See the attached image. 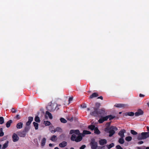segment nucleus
Returning <instances> with one entry per match:
<instances>
[{
  "mask_svg": "<svg viewBox=\"0 0 149 149\" xmlns=\"http://www.w3.org/2000/svg\"><path fill=\"white\" fill-rule=\"evenodd\" d=\"M118 130V128L116 127L111 126L110 127H107L105 128L104 131L109 133V136L111 137L115 133L116 131Z\"/></svg>",
  "mask_w": 149,
  "mask_h": 149,
  "instance_id": "1",
  "label": "nucleus"
},
{
  "mask_svg": "<svg viewBox=\"0 0 149 149\" xmlns=\"http://www.w3.org/2000/svg\"><path fill=\"white\" fill-rule=\"evenodd\" d=\"M149 137V134L148 132H142L141 133L138 134L137 139L138 140H141L145 139Z\"/></svg>",
  "mask_w": 149,
  "mask_h": 149,
  "instance_id": "2",
  "label": "nucleus"
},
{
  "mask_svg": "<svg viewBox=\"0 0 149 149\" xmlns=\"http://www.w3.org/2000/svg\"><path fill=\"white\" fill-rule=\"evenodd\" d=\"M81 135H79L77 137H76L75 134H72L70 138L71 140L76 142H80L82 139V136Z\"/></svg>",
  "mask_w": 149,
  "mask_h": 149,
  "instance_id": "3",
  "label": "nucleus"
},
{
  "mask_svg": "<svg viewBox=\"0 0 149 149\" xmlns=\"http://www.w3.org/2000/svg\"><path fill=\"white\" fill-rule=\"evenodd\" d=\"M90 145L92 149H96L97 147V143L95 141L94 139H92L90 143Z\"/></svg>",
  "mask_w": 149,
  "mask_h": 149,
  "instance_id": "4",
  "label": "nucleus"
},
{
  "mask_svg": "<svg viewBox=\"0 0 149 149\" xmlns=\"http://www.w3.org/2000/svg\"><path fill=\"white\" fill-rule=\"evenodd\" d=\"M94 111L90 112L91 115L94 116H98V109L96 107H93Z\"/></svg>",
  "mask_w": 149,
  "mask_h": 149,
  "instance_id": "5",
  "label": "nucleus"
},
{
  "mask_svg": "<svg viewBox=\"0 0 149 149\" xmlns=\"http://www.w3.org/2000/svg\"><path fill=\"white\" fill-rule=\"evenodd\" d=\"M98 116H101L105 115L106 114V113L104 109L102 108L99 109L98 111Z\"/></svg>",
  "mask_w": 149,
  "mask_h": 149,
  "instance_id": "6",
  "label": "nucleus"
},
{
  "mask_svg": "<svg viewBox=\"0 0 149 149\" xmlns=\"http://www.w3.org/2000/svg\"><path fill=\"white\" fill-rule=\"evenodd\" d=\"M13 141L14 142L18 141L19 139V138L18 135L15 133H14L12 136Z\"/></svg>",
  "mask_w": 149,
  "mask_h": 149,
  "instance_id": "7",
  "label": "nucleus"
},
{
  "mask_svg": "<svg viewBox=\"0 0 149 149\" xmlns=\"http://www.w3.org/2000/svg\"><path fill=\"white\" fill-rule=\"evenodd\" d=\"M73 133L77 135L81 134L80 133L79 131L78 130H71L70 131V134H72Z\"/></svg>",
  "mask_w": 149,
  "mask_h": 149,
  "instance_id": "8",
  "label": "nucleus"
},
{
  "mask_svg": "<svg viewBox=\"0 0 149 149\" xmlns=\"http://www.w3.org/2000/svg\"><path fill=\"white\" fill-rule=\"evenodd\" d=\"M17 134L20 137H24L26 135V133L23 130L17 132Z\"/></svg>",
  "mask_w": 149,
  "mask_h": 149,
  "instance_id": "9",
  "label": "nucleus"
},
{
  "mask_svg": "<svg viewBox=\"0 0 149 149\" xmlns=\"http://www.w3.org/2000/svg\"><path fill=\"white\" fill-rule=\"evenodd\" d=\"M126 132V130L124 129L121 130L118 133V134L120 136V137H124V133Z\"/></svg>",
  "mask_w": 149,
  "mask_h": 149,
  "instance_id": "10",
  "label": "nucleus"
},
{
  "mask_svg": "<svg viewBox=\"0 0 149 149\" xmlns=\"http://www.w3.org/2000/svg\"><path fill=\"white\" fill-rule=\"evenodd\" d=\"M143 111L141 109H139L135 113V116H137L143 115Z\"/></svg>",
  "mask_w": 149,
  "mask_h": 149,
  "instance_id": "11",
  "label": "nucleus"
},
{
  "mask_svg": "<svg viewBox=\"0 0 149 149\" xmlns=\"http://www.w3.org/2000/svg\"><path fill=\"white\" fill-rule=\"evenodd\" d=\"M107 141L106 139H101L99 141V144L101 146H103L107 143Z\"/></svg>",
  "mask_w": 149,
  "mask_h": 149,
  "instance_id": "12",
  "label": "nucleus"
},
{
  "mask_svg": "<svg viewBox=\"0 0 149 149\" xmlns=\"http://www.w3.org/2000/svg\"><path fill=\"white\" fill-rule=\"evenodd\" d=\"M67 145V143L66 141H63L60 143L59 144V146L61 148L65 147Z\"/></svg>",
  "mask_w": 149,
  "mask_h": 149,
  "instance_id": "13",
  "label": "nucleus"
},
{
  "mask_svg": "<svg viewBox=\"0 0 149 149\" xmlns=\"http://www.w3.org/2000/svg\"><path fill=\"white\" fill-rule=\"evenodd\" d=\"M134 114L135 113L132 112H126L125 114V115L126 116H133Z\"/></svg>",
  "mask_w": 149,
  "mask_h": 149,
  "instance_id": "14",
  "label": "nucleus"
},
{
  "mask_svg": "<svg viewBox=\"0 0 149 149\" xmlns=\"http://www.w3.org/2000/svg\"><path fill=\"white\" fill-rule=\"evenodd\" d=\"M98 96V94L97 93H94L90 96L89 98L90 99H92L94 97H97Z\"/></svg>",
  "mask_w": 149,
  "mask_h": 149,
  "instance_id": "15",
  "label": "nucleus"
},
{
  "mask_svg": "<svg viewBox=\"0 0 149 149\" xmlns=\"http://www.w3.org/2000/svg\"><path fill=\"white\" fill-rule=\"evenodd\" d=\"M125 105H126L125 104H116L115 105L114 107L118 108L123 107H124Z\"/></svg>",
  "mask_w": 149,
  "mask_h": 149,
  "instance_id": "16",
  "label": "nucleus"
},
{
  "mask_svg": "<svg viewBox=\"0 0 149 149\" xmlns=\"http://www.w3.org/2000/svg\"><path fill=\"white\" fill-rule=\"evenodd\" d=\"M91 133V132L89 131L84 130L83 131V133L81 134V135L82 136H84V135L90 134Z\"/></svg>",
  "mask_w": 149,
  "mask_h": 149,
  "instance_id": "17",
  "label": "nucleus"
},
{
  "mask_svg": "<svg viewBox=\"0 0 149 149\" xmlns=\"http://www.w3.org/2000/svg\"><path fill=\"white\" fill-rule=\"evenodd\" d=\"M23 124L22 122H19L18 123L16 127L18 129H21L23 127Z\"/></svg>",
  "mask_w": 149,
  "mask_h": 149,
  "instance_id": "18",
  "label": "nucleus"
},
{
  "mask_svg": "<svg viewBox=\"0 0 149 149\" xmlns=\"http://www.w3.org/2000/svg\"><path fill=\"white\" fill-rule=\"evenodd\" d=\"M12 120H10L8 121L6 124V126L7 127L9 128L11 124L12 123Z\"/></svg>",
  "mask_w": 149,
  "mask_h": 149,
  "instance_id": "19",
  "label": "nucleus"
},
{
  "mask_svg": "<svg viewBox=\"0 0 149 149\" xmlns=\"http://www.w3.org/2000/svg\"><path fill=\"white\" fill-rule=\"evenodd\" d=\"M47 110L50 111H53L55 110V109L52 108V105H49L47 107Z\"/></svg>",
  "mask_w": 149,
  "mask_h": 149,
  "instance_id": "20",
  "label": "nucleus"
},
{
  "mask_svg": "<svg viewBox=\"0 0 149 149\" xmlns=\"http://www.w3.org/2000/svg\"><path fill=\"white\" fill-rule=\"evenodd\" d=\"M46 139L45 138H43L41 142V146H44L46 143Z\"/></svg>",
  "mask_w": 149,
  "mask_h": 149,
  "instance_id": "21",
  "label": "nucleus"
},
{
  "mask_svg": "<svg viewBox=\"0 0 149 149\" xmlns=\"http://www.w3.org/2000/svg\"><path fill=\"white\" fill-rule=\"evenodd\" d=\"M57 137L56 135H53L50 138V140L54 142H55L57 140Z\"/></svg>",
  "mask_w": 149,
  "mask_h": 149,
  "instance_id": "22",
  "label": "nucleus"
},
{
  "mask_svg": "<svg viewBox=\"0 0 149 149\" xmlns=\"http://www.w3.org/2000/svg\"><path fill=\"white\" fill-rule=\"evenodd\" d=\"M124 138V137H120V138L119 139L118 142L120 143L123 144L124 143L125 141L123 139Z\"/></svg>",
  "mask_w": 149,
  "mask_h": 149,
  "instance_id": "23",
  "label": "nucleus"
},
{
  "mask_svg": "<svg viewBox=\"0 0 149 149\" xmlns=\"http://www.w3.org/2000/svg\"><path fill=\"white\" fill-rule=\"evenodd\" d=\"M8 141H7L3 144L1 149H5L8 146Z\"/></svg>",
  "mask_w": 149,
  "mask_h": 149,
  "instance_id": "24",
  "label": "nucleus"
},
{
  "mask_svg": "<svg viewBox=\"0 0 149 149\" xmlns=\"http://www.w3.org/2000/svg\"><path fill=\"white\" fill-rule=\"evenodd\" d=\"M94 130V133L95 134H100V132L99 130H98V128L97 127H96L95 128Z\"/></svg>",
  "mask_w": 149,
  "mask_h": 149,
  "instance_id": "25",
  "label": "nucleus"
},
{
  "mask_svg": "<svg viewBox=\"0 0 149 149\" xmlns=\"http://www.w3.org/2000/svg\"><path fill=\"white\" fill-rule=\"evenodd\" d=\"M45 113L46 115H48L49 118L50 119H52V118L53 117L51 113H50L48 111H46V112Z\"/></svg>",
  "mask_w": 149,
  "mask_h": 149,
  "instance_id": "26",
  "label": "nucleus"
},
{
  "mask_svg": "<svg viewBox=\"0 0 149 149\" xmlns=\"http://www.w3.org/2000/svg\"><path fill=\"white\" fill-rule=\"evenodd\" d=\"M114 146V143H112L110 144L109 145H106L107 147V148L109 149H110L112 147H113Z\"/></svg>",
  "mask_w": 149,
  "mask_h": 149,
  "instance_id": "27",
  "label": "nucleus"
},
{
  "mask_svg": "<svg viewBox=\"0 0 149 149\" xmlns=\"http://www.w3.org/2000/svg\"><path fill=\"white\" fill-rule=\"evenodd\" d=\"M33 124L36 130H38V124L37 123L33 122Z\"/></svg>",
  "mask_w": 149,
  "mask_h": 149,
  "instance_id": "28",
  "label": "nucleus"
},
{
  "mask_svg": "<svg viewBox=\"0 0 149 149\" xmlns=\"http://www.w3.org/2000/svg\"><path fill=\"white\" fill-rule=\"evenodd\" d=\"M34 120L37 123H39L40 121V118L38 116H36L35 117Z\"/></svg>",
  "mask_w": 149,
  "mask_h": 149,
  "instance_id": "29",
  "label": "nucleus"
},
{
  "mask_svg": "<svg viewBox=\"0 0 149 149\" xmlns=\"http://www.w3.org/2000/svg\"><path fill=\"white\" fill-rule=\"evenodd\" d=\"M95 128V126L94 125H90L88 126V128L92 130H94Z\"/></svg>",
  "mask_w": 149,
  "mask_h": 149,
  "instance_id": "30",
  "label": "nucleus"
},
{
  "mask_svg": "<svg viewBox=\"0 0 149 149\" xmlns=\"http://www.w3.org/2000/svg\"><path fill=\"white\" fill-rule=\"evenodd\" d=\"M125 139L127 141H130L132 140V137L130 136H128L125 138Z\"/></svg>",
  "mask_w": 149,
  "mask_h": 149,
  "instance_id": "31",
  "label": "nucleus"
},
{
  "mask_svg": "<svg viewBox=\"0 0 149 149\" xmlns=\"http://www.w3.org/2000/svg\"><path fill=\"white\" fill-rule=\"evenodd\" d=\"M3 129L2 128H0V136H2L4 135V133L3 131Z\"/></svg>",
  "mask_w": 149,
  "mask_h": 149,
  "instance_id": "32",
  "label": "nucleus"
},
{
  "mask_svg": "<svg viewBox=\"0 0 149 149\" xmlns=\"http://www.w3.org/2000/svg\"><path fill=\"white\" fill-rule=\"evenodd\" d=\"M4 122V119L3 117H0V124H2Z\"/></svg>",
  "mask_w": 149,
  "mask_h": 149,
  "instance_id": "33",
  "label": "nucleus"
},
{
  "mask_svg": "<svg viewBox=\"0 0 149 149\" xmlns=\"http://www.w3.org/2000/svg\"><path fill=\"white\" fill-rule=\"evenodd\" d=\"M60 121L61 123H65L67 122V120L64 118H61L60 119Z\"/></svg>",
  "mask_w": 149,
  "mask_h": 149,
  "instance_id": "34",
  "label": "nucleus"
},
{
  "mask_svg": "<svg viewBox=\"0 0 149 149\" xmlns=\"http://www.w3.org/2000/svg\"><path fill=\"white\" fill-rule=\"evenodd\" d=\"M44 124L46 126H49L51 124L50 122L48 121H45L44 122Z\"/></svg>",
  "mask_w": 149,
  "mask_h": 149,
  "instance_id": "35",
  "label": "nucleus"
},
{
  "mask_svg": "<svg viewBox=\"0 0 149 149\" xmlns=\"http://www.w3.org/2000/svg\"><path fill=\"white\" fill-rule=\"evenodd\" d=\"M30 129V128L29 127H26L24 130L23 131L25 132L26 133Z\"/></svg>",
  "mask_w": 149,
  "mask_h": 149,
  "instance_id": "36",
  "label": "nucleus"
},
{
  "mask_svg": "<svg viewBox=\"0 0 149 149\" xmlns=\"http://www.w3.org/2000/svg\"><path fill=\"white\" fill-rule=\"evenodd\" d=\"M108 116H109V120H111L115 117V116H112L111 115H108Z\"/></svg>",
  "mask_w": 149,
  "mask_h": 149,
  "instance_id": "37",
  "label": "nucleus"
},
{
  "mask_svg": "<svg viewBox=\"0 0 149 149\" xmlns=\"http://www.w3.org/2000/svg\"><path fill=\"white\" fill-rule=\"evenodd\" d=\"M130 132L132 134L134 135H136L137 134V133L133 130H131Z\"/></svg>",
  "mask_w": 149,
  "mask_h": 149,
  "instance_id": "38",
  "label": "nucleus"
},
{
  "mask_svg": "<svg viewBox=\"0 0 149 149\" xmlns=\"http://www.w3.org/2000/svg\"><path fill=\"white\" fill-rule=\"evenodd\" d=\"M65 135L64 134H62L60 136L59 138L60 139L63 140L65 138Z\"/></svg>",
  "mask_w": 149,
  "mask_h": 149,
  "instance_id": "39",
  "label": "nucleus"
},
{
  "mask_svg": "<svg viewBox=\"0 0 149 149\" xmlns=\"http://www.w3.org/2000/svg\"><path fill=\"white\" fill-rule=\"evenodd\" d=\"M33 120V118L32 117H28V121L31 123Z\"/></svg>",
  "mask_w": 149,
  "mask_h": 149,
  "instance_id": "40",
  "label": "nucleus"
},
{
  "mask_svg": "<svg viewBox=\"0 0 149 149\" xmlns=\"http://www.w3.org/2000/svg\"><path fill=\"white\" fill-rule=\"evenodd\" d=\"M55 129L56 132H61L62 131L61 129L59 127H57Z\"/></svg>",
  "mask_w": 149,
  "mask_h": 149,
  "instance_id": "41",
  "label": "nucleus"
},
{
  "mask_svg": "<svg viewBox=\"0 0 149 149\" xmlns=\"http://www.w3.org/2000/svg\"><path fill=\"white\" fill-rule=\"evenodd\" d=\"M104 121V119H103V118H100L98 120L99 123H103Z\"/></svg>",
  "mask_w": 149,
  "mask_h": 149,
  "instance_id": "42",
  "label": "nucleus"
},
{
  "mask_svg": "<svg viewBox=\"0 0 149 149\" xmlns=\"http://www.w3.org/2000/svg\"><path fill=\"white\" fill-rule=\"evenodd\" d=\"M11 111L13 113H15L17 111L14 108H12L11 109Z\"/></svg>",
  "mask_w": 149,
  "mask_h": 149,
  "instance_id": "43",
  "label": "nucleus"
},
{
  "mask_svg": "<svg viewBox=\"0 0 149 149\" xmlns=\"http://www.w3.org/2000/svg\"><path fill=\"white\" fill-rule=\"evenodd\" d=\"M109 116H108V115L105 117H103V118L104 119V121H106L108 120V119L109 118Z\"/></svg>",
  "mask_w": 149,
  "mask_h": 149,
  "instance_id": "44",
  "label": "nucleus"
},
{
  "mask_svg": "<svg viewBox=\"0 0 149 149\" xmlns=\"http://www.w3.org/2000/svg\"><path fill=\"white\" fill-rule=\"evenodd\" d=\"M100 105V103H96L95 104V106L96 107H97V108L98 109V108L99 107Z\"/></svg>",
  "mask_w": 149,
  "mask_h": 149,
  "instance_id": "45",
  "label": "nucleus"
},
{
  "mask_svg": "<svg viewBox=\"0 0 149 149\" xmlns=\"http://www.w3.org/2000/svg\"><path fill=\"white\" fill-rule=\"evenodd\" d=\"M116 148L117 149H123V148L119 145L116 146Z\"/></svg>",
  "mask_w": 149,
  "mask_h": 149,
  "instance_id": "46",
  "label": "nucleus"
},
{
  "mask_svg": "<svg viewBox=\"0 0 149 149\" xmlns=\"http://www.w3.org/2000/svg\"><path fill=\"white\" fill-rule=\"evenodd\" d=\"M86 147L85 145H83L80 148V149H84Z\"/></svg>",
  "mask_w": 149,
  "mask_h": 149,
  "instance_id": "47",
  "label": "nucleus"
},
{
  "mask_svg": "<svg viewBox=\"0 0 149 149\" xmlns=\"http://www.w3.org/2000/svg\"><path fill=\"white\" fill-rule=\"evenodd\" d=\"M81 106L83 108H86V105L85 104L81 105Z\"/></svg>",
  "mask_w": 149,
  "mask_h": 149,
  "instance_id": "48",
  "label": "nucleus"
},
{
  "mask_svg": "<svg viewBox=\"0 0 149 149\" xmlns=\"http://www.w3.org/2000/svg\"><path fill=\"white\" fill-rule=\"evenodd\" d=\"M16 118H17L18 120L20 119V117L19 115H17L16 116Z\"/></svg>",
  "mask_w": 149,
  "mask_h": 149,
  "instance_id": "49",
  "label": "nucleus"
},
{
  "mask_svg": "<svg viewBox=\"0 0 149 149\" xmlns=\"http://www.w3.org/2000/svg\"><path fill=\"white\" fill-rule=\"evenodd\" d=\"M31 123L30 122H29V121H28L26 123V125L27 126H29L31 124Z\"/></svg>",
  "mask_w": 149,
  "mask_h": 149,
  "instance_id": "50",
  "label": "nucleus"
},
{
  "mask_svg": "<svg viewBox=\"0 0 149 149\" xmlns=\"http://www.w3.org/2000/svg\"><path fill=\"white\" fill-rule=\"evenodd\" d=\"M73 98L72 97H70L69 98L68 101L69 102H70L71 101H72V100Z\"/></svg>",
  "mask_w": 149,
  "mask_h": 149,
  "instance_id": "51",
  "label": "nucleus"
},
{
  "mask_svg": "<svg viewBox=\"0 0 149 149\" xmlns=\"http://www.w3.org/2000/svg\"><path fill=\"white\" fill-rule=\"evenodd\" d=\"M143 143V142L142 141H141L138 142V143L139 144H142Z\"/></svg>",
  "mask_w": 149,
  "mask_h": 149,
  "instance_id": "52",
  "label": "nucleus"
},
{
  "mask_svg": "<svg viewBox=\"0 0 149 149\" xmlns=\"http://www.w3.org/2000/svg\"><path fill=\"white\" fill-rule=\"evenodd\" d=\"M144 96L145 95L141 93L139 94V97H144Z\"/></svg>",
  "mask_w": 149,
  "mask_h": 149,
  "instance_id": "53",
  "label": "nucleus"
},
{
  "mask_svg": "<svg viewBox=\"0 0 149 149\" xmlns=\"http://www.w3.org/2000/svg\"><path fill=\"white\" fill-rule=\"evenodd\" d=\"M56 132V131L55 129H54V130H52L51 131V132L52 133H54Z\"/></svg>",
  "mask_w": 149,
  "mask_h": 149,
  "instance_id": "54",
  "label": "nucleus"
},
{
  "mask_svg": "<svg viewBox=\"0 0 149 149\" xmlns=\"http://www.w3.org/2000/svg\"><path fill=\"white\" fill-rule=\"evenodd\" d=\"M146 128L147 129V131H148V132H148V134H149V127L147 126L146 127Z\"/></svg>",
  "mask_w": 149,
  "mask_h": 149,
  "instance_id": "55",
  "label": "nucleus"
},
{
  "mask_svg": "<svg viewBox=\"0 0 149 149\" xmlns=\"http://www.w3.org/2000/svg\"><path fill=\"white\" fill-rule=\"evenodd\" d=\"M97 99H101L102 100L103 99V98L102 96H101L98 97Z\"/></svg>",
  "mask_w": 149,
  "mask_h": 149,
  "instance_id": "56",
  "label": "nucleus"
},
{
  "mask_svg": "<svg viewBox=\"0 0 149 149\" xmlns=\"http://www.w3.org/2000/svg\"><path fill=\"white\" fill-rule=\"evenodd\" d=\"M111 122H109L106 124V125H107L108 126H109L110 125Z\"/></svg>",
  "mask_w": 149,
  "mask_h": 149,
  "instance_id": "57",
  "label": "nucleus"
},
{
  "mask_svg": "<svg viewBox=\"0 0 149 149\" xmlns=\"http://www.w3.org/2000/svg\"><path fill=\"white\" fill-rule=\"evenodd\" d=\"M49 146L50 147H52L53 146V144L52 143H49Z\"/></svg>",
  "mask_w": 149,
  "mask_h": 149,
  "instance_id": "58",
  "label": "nucleus"
},
{
  "mask_svg": "<svg viewBox=\"0 0 149 149\" xmlns=\"http://www.w3.org/2000/svg\"><path fill=\"white\" fill-rule=\"evenodd\" d=\"M136 148L137 149H141V148L139 147H137Z\"/></svg>",
  "mask_w": 149,
  "mask_h": 149,
  "instance_id": "59",
  "label": "nucleus"
},
{
  "mask_svg": "<svg viewBox=\"0 0 149 149\" xmlns=\"http://www.w3.org/2000/svg\"><path fill=\"white\" fill-rule=\"evenodd\" d=\"M54 149H59L57 147H56Z\"/></svg>",
  "mask_w": 149,
  "mask_h": 149,
  "instance_id": "60",
  "label": "nucleus"
},
{
  "mask_svg": "<svg viewBox=\"0 0 149 149\" xmlns=\"http://www.w3.org/2000/svg\"><path fill=\"white\" fill-rule=\"evenodd\" d=\"M90 110V108H88L87 109V110L88 111H89Z\"/></svg>",
  "mask_w": 149,
  "mask_h": 149,
  "instance_id": "61",
  "label": "nucleus"
},
{
  "mask_svg": "<svg viewBox=\"0 0 149 149\" xmlns=\"http://www.w3.org/2000/svg\"><path fill=\"white\" fill-rule=\"evenodd\" d=\"M146 149H149V147H146Z\"/></svg>",
  "mask_w": 149,
  "mask_h": 149,
  "instance_id": "62",
  "label": "nucleus"
},
{
  "mask_svg": "<svg viewBox=\"0 0 149 149\" xmlns=\"http://www.w3.org/2000/svg\"><path fill=\"white\" fill-rule=\"evenodd\" d=\"M147 105H148V106L149 107V102L148 103H147Z\"/></svg>",
  "mask_w": 149,
  "mask_h": 149,
  "instance_id": "63",
  "label": "nucleus"
},
{
  "mask_svg": "<svg viewBox=\"0 0 149 149\" xmlns=\"http://www.w3.org/2000/svg\"><path fill=\"white\" fill-rule=\"evenodd\" d=\"M70 149H74V148L73 147H71L70 148Z\"/></svg>",
  "mask_w": 149,
  "mask_h": 149,
  "instance_id": "64",
  "label": "nucleus"
}]
</instances>
